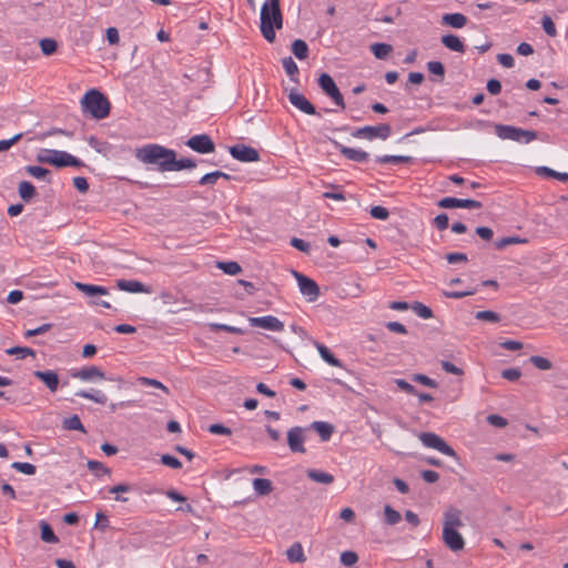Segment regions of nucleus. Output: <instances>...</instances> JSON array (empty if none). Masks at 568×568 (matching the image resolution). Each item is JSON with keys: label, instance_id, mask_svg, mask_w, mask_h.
<instances>
[{"label": "nucleus", "instance_id": "1", "mask_svg": "<svg viewBox=\"0 0 568 568\" xmlns=\"http://www.w3.org/2000/svg\"><path fill=\"white\" fill-rule=\"evenodd\" d=\"M176 152L156 143L136 148L134 156L146 165H154L159 172H172V162Z\"/></svg>", "mask_w": 568, "mask_h": 568}, {"label": "nucleus", "instance_id": "2", "mask_svg": "<svg viewBox=\"0 0 568 568\" xmlns=\"http://www.w3.org/2000/svg\"><path fill=\"white\" fill-rule=\"evenodd\" d=\"M260 20L262 36L267 42L273 43L276 38L275 29L280 30L283 28V14L280 8V0H266L261 8Z\"/></svg>", "mask_w": 568, "mask_h": 568}, {"label": "nucleus", "instance_id": "3", "mask_svg": "<svg viewBox=\"0 0 568 568\" xmlns=\"http://www.w3.org/2000/svg\"><path fill=\"white\" fill-rule=\"evenodd\" d=\"M81 105L84 112L98 120L105 119L110 114V101L97 89H91L83 95Z\"/></svg>", "mask_w": 568, "mask_h": 568}, {"label": "nucleus", "instance_id": "4", "mask_svg": "<svg viewBox=\"0 0 568 568\" xmlns=\"http://www.w3.org/2000/svg\"><path fill=\"white\" fill-rule=\"evenodd\" d=\"M37 160L41 163H48V164L54 165L57 168H64V166L80 168L83 165V162L81 160L71 155L70 153H68L65 151L50 150V149L41 150L37 155Z\"/></svg>", "mask_w": 568, "mask_h": 568}, {"label": "nucleus", "instance_id": "5", "mask_svg": "<svg viewBox=\"0 0 568 568\" xmlns=\"http://www.w3.org/2000/svg\"><path fill=\"white\" fill-rule=\"evenodd\" d=\"M495 132L501 140H511L520 143H530L537 139V132L532 130H524L506 124H496Z\"/></svg>", "mask_w": 568, "mask_h": 568}, {"label": "nucleus", "instance_id": "6", "mask_svg": "<svg viewBox=\"0 0 568 568\" xmlns=\"http://www.w3.org/2000/svg\"><path fill=\"white\" fill-rule=\"evenodd\" d=\"M424 446L436 449L446 456L457 458L456 452L437 434L423 432L418 435Z\"/></svg>", "mask_w": 568, "mask_h": 568}, {"label": "nucleus", "instance_id": "7", "mask_svg": "<svg viewBox=\"0 0 568 568\" xmlns=\"http://www.w3.org/2000/svg\"><path fill=\"white\" fill-rule=\"evenodd\" d=\"M390 133V125L387 123H383L376 126L366 125L363 128H358L352 133V135L356 139H365L372 141L374 139L386 140L389 138Z\"/></svg>", "mask_w": 568, "mask_h": 568}, {"label": "nucleus", "instance_id": "8", "mask_svg": "<svg viewBox=\"0 0 568 568\" xmlns=\"http://www.w3.org/2000/svg\"><path fill=\"white\" fill-rule=\"evenodd\" d=\"M317 82L322 91L329 97L337 106L345 109L343 94L337 88L334 79L328 73H322Z\"/></svg>", "mask_w": 568, "mask_h": 568}, {"label": "nucleus", "instance_id": "9", "mask_svg": "<svg viewBox=\"0 0 568 568\" xmlns=\"http://www.w3.org/2000/svg\"><path fill=\"white\" fill-rule=\"evenodd\" d=\"M292 273L297 281L300 292L308 302H315L320 296V286L317 283L297 271H292Z\"/></svg>", "mask_w": 568, "mask_h": 568}, {"label": "nucleus", "instance_id": "10", "mask_svg": "<svg viewBox=\"0 0 568 568\" xmlns=\"http://www.w3.org/2000/svg\"><path fill=\"white\" fill-rule=\"evenodd\" d=\"M186 145L190 149H192L193 151L201 153V154L211 153V152H214V150H215V144H214L213 140L210 138V135H207V134H197V135L191 136L186 141Z\"/></svg>", "mask_w": 568, "mask_h": 568}, {"label": "nucleus", "instance_id": "11", "mask_svg": "<svg viewBox=\"0 0 568 568\" xmlns=\"http://www.w3.org/2000/svg\"><path fill=\"white\" fill-rule=\"evenodd\" d=\"M230 153L235 160L241 162H256L260 160L257 150L245 144L231 146Z\"/></svg>", "mask_w": 568, "mask_h": 568}, {"label": "nucleus", "instance_id": "12", "mask_svg": "<svg viewBox=\"0 0 568 568\" xmlns=\"http://www.w3.org/2000/svg\"><path fill=\"white\" fill-rule=\"evenodd\" d=\"M305 428L301 426L292 427L287 432V445L292 453H301L304 454L306 452L304 447L305 436H304Z\"/></svg>", "mask_w": 568, "mask_h": 568}, {"label": "nucleus", "instance_id": "13", "mask_svg": "<svg viewBox=\"0 0 568 568\" xmlns=\"http://www.w3.org/2000/svg\"><path fill=\"white\" fill-rule=\"evenodd\" d=\"M248 323L253 327H261L273 332H282L284 323L273 315L250 317Z\"/></svg>", "mask_w": 568, "mask_h": 568}, {"label": "nucleus", "instance_id": "14", "mask_svg": "<svg viewBox=\"0 0 568 568\" xmlns=\"http://www.w3.org/2000/svg\"><path fill=\"white\" fill-rule=\"evenodd\" d=\"M437 205L443 209H480L481 202L471 199H456V197H443L438 201Z\"/></svg>", "mask_w": 568, "mask_h": 568}, {"label": "nucleus", "instance_id": "15", "mask_svg": "<svg viewBox=\"0 0 568 568\" xmlns=\"http://www.w3.org/2000/svg\"><path fill=\"white\" fill-rule=\"evenodd\" d=\"M443 542L452 551H460L465 547V540L457 529L443 528Z\"/></svg>", "mask_w": 568, "mask_h": 568}, {"label": "nucleus", "instance_id": "16", "mask_svg": "<svg viewBox=\"0 0 568 568\" xmlns=\"http://www.w3.org/2000/svg\"><path fill=\"white\" fill-rule=\"evenodd\" d=\"M333 143H334L335 148L339 151V153L347 160H351V161H354L357 163H364V162H367L369 159V153L366 151L345 146L337 141H333Z\"/></svg>", "mask_w": 568, "mask_h": 568}, {"label": "nucleus", "instance_id": "17", "mask_svg": "<svg viewBox=\"0 0 568 568\" xmlns=\"http://www.w3.org/2000/svg\"><path fill=\"white\" fill-rule=\"evenodd\" d=\"M71 376L73 378H79L85 382L95 379L101 381L105 378L104 372L98 366L83 367L81 369L72 372Z\"/></svg>", "mask_w": 568, "mask_h": 568}, {"label": "nucleus", "instance_id": "18", "mask_svg": "<svg viewBox=\"0 0 568 568\" xmlns=\"http://www.w3.org/2000/svg\"><path fill=\"white\" fill-rule=\"evenodd\" d=\"M290 102L301 110L305 114L314 115L316 114L315 106L302 94L296 91H291L288 94Z\"/></svg>", "mask_w": 568, "mask_h": 568}, {"label": "nucleus", "instance_id": "19", "mask_svg": "<svg viewBox=\"0 0 568 568\" xmlns=\"http://www.w3.org/2000/svg\"><path fill=\"white\" fill-rule=\"evenodd\" d=\"M34 377L45 384L50 392L54 393L59 387V376L54 371H34Z\"/></svg>", "mask_w": 568, "mask_h": 568}, {"label": "nucleus", "instance_id": "20", "mask_svg": "<svg viewBox=\"0 0 568 568\" xmlns=\"http://www.w3.org/2000/svg\"><path fill=\"white\" fill-rule=\"evenodd\" d=\"M462 526V511L454 507L447 509L444 514L443 528L457 529Z\"/></svg>", "mask_w": 568, "mask_h": 568}, {"label": "nucleus", "instance_id": "21", "mask_svg": "<svg viewBox=\"0 0 568 568\" xmlns=\"http://www.w3.org/2000/svg\"><path fill=\"white\" fill-rule=\"evenodd\" d=\"M116 286L119 290L129 293H149V288L143 283L135 280H119Z\"/></svg>", "mask_w": 568, "mask_h": 568}, {"label": "nucleus", "instance_id": "22", "mask_svg": "<svg viewBox=\"0 0 568 568\" xmlns=\"http://www.w3.org/2000/svg\"><path fill=\"white\" fill-rule=\"evenodd\" d=\"M74 285L80 292H82L83 294H85L87 296H89L91 298H94L100 295L109 294L108 288L104 286L85 284V283H81V282H77Z\"/></svg>", "mask_w": 568, "mask_h": 568}, {"label": "nucleus", "instance_id": "23", "mask_svg": "<svg viewBox=\"0 0 568 568\" xmlns=\"http://www.w3.org/2000/svg\"><path fill=\"white\" fill-rule=\"evenodd\" d=\"M313 344L324 362L334 367H343V363L324 344L317 341H313Z\"/></svg>", "mask_w": 568, "mask_h": 568}, {"label": "nucleus", "instance_id": "24", "mask_svg": "<svg viewBox=\"0 0 568 568\" xmlns=\"http://www.w3.org/2000/svg\"><path fill=\"white\" fill-rule=\"evenodd\" d=\"M311 429H314L321 437L323 442H328L334 432V426L327 422H313L310 425Z\"/></svg>", "mask_w": 568, "mask_h": 568}, {"label": "nucleus", "instance_id": "25", "mask_svg": "<svg viewBox=\"0 0 568 568\" xmlns=\"http://www.w3.org/2000/svg\"><path fill=\"white\" fill-rule=\"evenodd\" d=\"M442 43L449 50L464 53L466 47L464 42L455 34H446L442 37Z\"/></svg>", "mask_w": 568, "mask_h": 568}, {"label": "nucleus", "instance_id": "26", "mask_svg": "<svg viewBox=\"0 0 568 568\" xmlns=\"http://www.w3.org/2000/svg\"><path fill=\"white\" fill-rule=\"evenodd\" d=\"M443 24L460 29L466 26L467 18L463 13H446L442 18Z\"/></svg>", "mask_w": 568, "mask_h": 568}, {"label": "nucleus", "instance_id": "27", "mask_svg": "<svg viewBox=\"0 0 568 568\" xmlns=\"http://www.w3.org/2000/svg\"><path fill=\"white\" fill-rule=\"evenodd\" d=\"M307 477L320 484L329 485L334 481V476L329 473L318 470V469H308L307 470Z\"/></svg>", "mask_w": 568, "mask_h": 568}, {"label": "nucleus", "instance_id": "28", "mask_svg": "<svg viewBox=\"0 0 568 568\" xmlns=\"http://www.w3.org/2000/svg\"><path fill=\"white\" fill-rule=\"evenodd\" d=\"M287 559L291 562H304L306 560V557L304 555L303 547L300 542H294L287 550H286Z\"/></svg>", "mask_w": 568, "mask_h": 568}, {"label": "nucleus", "instance_id": "29", "mask_svg": "<svg viewBox=\"0 0 568 568\" xmlns=\"http://www.w3.org/2000/svg\"><path fill=\"white\" fill-rule=\"evenodd\" d=\"M18 192L20 197L26 202H30L33 197L37 196V190L34 185L29 181L20 182Z\"/></svg>", "mask_w": 568, "mask_h": 568}, {"label": "nucleus", "instance_id": "30", "mask_svg": "<svg viewBox=\"0 0 568 568\" xmlns=\"http://www.w3.org/2000/svg\"><path fill=\"white\" fill-rule=\"evenodd\" d=\"M253 488H254V491L258 496H266V495L272 493L273 485H272V481L270 479H266V478H255L253 480Z\"/></svg>", "mask_w": 568, "mask_h": 568}, {"label": "nucleus", "instance_id": "31", "mask_svg": "<svg viewBox=\"0 0 568 568\" xmlns=\"http://www.w3.org/2000/svg\"><path fill=\"white\" fill-rule=\"evenodd\" d=\"M375 161L381 164L413 163L414 158L408 156V155H381V156H376Z\"/></svg>", "mask_w": 568, "mask_h": 568}, {"label": "nucleus", "instance_id": "32", "mask_svg": "<svg viewBox=\"0 0 568 568\" xmlns=\"http://www.w3.org/2000/svg\"><path fill=\"white\" fill-rule=\"evenodd\" d=\"M78 397L90 399L97 404L104 405L108 402L106 395L101 390H93L92 393L87 390H79L75 393Z\"/></svg>", "mask_w": 568, "mask_h": 568}, {"label": "nucleus", "instance_id": "33", "mask_svg": "<svg viewBox=\"0 0 568 568\" xmlns=\"http://www.w3.org/2000/svg\"><path fill=\"white\" fill-rule=\"evenodd\" d=\"M292 52L298 60L308 58V45L304 40L297 39L292 43Z\"/></svg>", "mask_w": 568, "mask_h": 568}, {"label": "nucleus", "instance_id": "34", "mask_svg": "<svg viewBox=\"0 0 568 568\" xmlns=\"http://www.w3.org/2000/svg\"><path fill=\"white\" fill-rule=\"evenodd\" d=\"M62 427L67 430H80L85 433V428L78 415H72L68 418H64L62 422Z\"/></svg>", "mask_w": 568, "mask_h": 568}, {"label": "nucleus", "instance_id": "35", "mask_svg": "<svg viewBox=\"0 0 568 568\" xmlns=\"http://www.w3.org/2000/svg\"><path fill=\"white\" fill-rule=\"evenodd\" d=\"M41 528V539L45 542L55 544L59 541V538L55 536L51 526L44 520L40 521Z\"/></svg>", "mask_w": 568, "mask_h": 568}, {"label": "nucleus", "instance_id": "36", "mask_svg": "<svg viewBox=\"0 0 568 568\" xmlns=\"http://www.w3.org/2000/svg\"><path fill=\"white\" fill-rule=\"evenodd\" d=\"M402 519L400 514L394 509L390 505H385L384 507V521L387 525L394 526L398 524Z\"/></svg>", "mask_w": 568, "mask_h": 568}, {"label": "nucleus", "instance_id": "37", "mask_svg": "<svg viewBox=\"0 0 568 568\" xmlns=\"http://www.w3.org/2000/svg\"><path fill=\"white\" fill-rule=\"evenodd\" d=\"M220 178H223L225 180H230L231 179V175H229L227 173H224V172H221V171H214V172H211V173H207V174H204L199 183L201 185H207V184H215L216 181L220 179Z\"/></svg>", "mask_w": 568, "mask_h": 568}, {"label": "nucleus", "instance_id": "38", "mask_svg": "<svg viewBox=\"0 0 568 568\" xmlns=\"http://www.w3.org/2000/svg\"><path fill=\"white\" fill-rule=\"evenodd\" d=\"M371 50L377 59H386L393 51V47L388 43H374L371 45Z\"/></svg>", "mask_w": 568, "mask_h": 568}, {"label": "nucleus", "instance_id": "39", "mask_svg": "<svg viewBox=\"0 0 568 568\" xmlns=\"http://www.w3.org/2000/svg\"><path fill=\"white\" fill-rule=\"evenodd\" d=\"M196 166V163L194 160L184 158V159H176V155H174L173 162H172V171H181L184 169H194Z\"/></svg>", "mask_w": 568, "mask_h": 568}, {"label": "nucleus", "instance_id": "40", "mask_svg": "<svg viewBox=\"0 0 568 568\" xmlns=\"http://www.w3.org/2000/svg\"><path fill=\"white\" fill-rule=\"evenodd\" d=\"M525 242H526V240L520 239L519 236H506V237H501V239L497 240L495 242V247L497 250H504L505 247H507L509 245H515V244L525 243Z\"/></svg>", "mask_w": 568, "mask_h": 568}, {"label": "nucleus", "instance_id": "41", "mask_svg": "<svg viewBox=\"0 0 568 568\" xmlns=\"http://www.w3.org/2000/svg\"><path fill=\"white\" fill-rule=\"evenodd\" d=\"M529 362L540 371H549L552 368V363L542 356L534 355L529 358Z\"/></svg>", "mask_w": 568, "mask_h": 568}, {"label": "nucleus", "instance_id": "42", "mask_svg": "<svg viewBox=\"0 0 568 568\" xmlns=\"http://www.w3.org/2000/svg\"><path fill=\"white\" fill-rule=\"evenodd\" d=\"M283 68L287 75L295 81L294 75L298 74V67L292 57H286L282 60Z\"/></svg>", "mask_w": 568, "mask_h": 568}, {"label": "nucleus", "instance_id": "43", "mask_svg": "<svg viewBox=\"0 0 568 568\" xmlns=\"http://www.w3.org/2000/svg\"><path fill=\"white\" fill-rule=\"evenodd\" d=\"M40 48L44 55H51L57 51L58 43L54 39L44 38L40 41Z\"/></svg>", "mask_w": 568, "mask_h": 568}, {"label": "nucleus", "instance_id": "44", "mask_svg": "<svg viewBox=\"0 0 568 568\" xmlns=\"http://www.w3.org/2000/svg\"><path fill=\"white\" fill-rule=\"evenodd\" d=\"M217 267L229 275H236L242 271L237 262H219Z\"/></svg>", "mask_w": 568, "mask_h": 568}, {"label": "nucleus", "instance_id": "45", "mask_svg": "<svg viewBox=\"0 0 568 568\" xmlns=\"http://www.w3.org/2000/svg\"><path fill=\"white\" fill-rule=\"evenodd\" d=\"M475 318L479 321H486L490 323H498L500 322V315L494 311H478L475 314Z\"/></svg>", "mask_w": 568, "mask_h": 568}, {"label": "nucleus", "instance_id": "46", "mask_svg": "<svg viewBox=\"0 0 568 568\" xmlns=\"http://www.w3.org/2000/svg\"><path fill=\"white\" fill-rule=\"evenodd\" d=\"M8 355H17L19 358H26L27 356H34L36 352L29 347L14 346L6 351Z\"/></svg>", "mask_w": 568, "mask_h": 568}, {"label": "nucleus", "instance_id": "47", "mask_svg": "<svg viewBox=\"0 0 568 568\" xmlns=\"http://www.w3.org/2000/svg\"><path fill=\"white\" fill-rule=\"evenodd\" d=\"M413 311L418 315L419 317L424 320H428L433 317V311L426 306L425 304L420 302H415L412 306Z\"/></svg>", "mask_w": 568, "mask_h": 568}, {"label": "nucleus", "instance_id": "48", "mask_svg": "<svg viewBox=\"0 0 568 568\" xmlns=\"http://www.w3.org/2000/svg\"><path fill=\"white\" fill-rule=\"evenodd\" d=\"M87 465L88 468L98 477L110 474V469L98 460H89Z\"/></svg>", "mask_w": 568, "mask_h": 568}, {"label": "nucleus", "instance_id": "49", "mask_svg": "<svg viewBox=\"0 0 568 568\" xmlns=\"http://www.w3.org/2000/svg\"><path fill=\"white\" fill-rule=\"evenodd\" d=\"M26 171L36 179H45L50 174L48 169L37 165H28L26 166Z\"/></svg>", "mask_w": 568, "mask_h": 568}, {"label": "nucleus", "instance_id": "50", "mask_svg": "<svg viewBox=\"0 0 568 568\" xmlns=\"http://www.w3.org/2000/svg\"><path fill=\"white\" fill-rule=\"evenodd\" d=\"M210 328L211 331H223V332H227V333H232V334H237V335H241L243 334V329L240 328V327H235V326H230V325H226V324H220V323H211L210 324Z\"/></svg>", "mask_w": 568, "mask_h": 568}, {"label": "nucleus", "instance_id": "51", "mask_svg": "<svg viewBox=\"0 0 568 568\" xmlns=\"http://www.w3.org/2000/svg\"><path fill=\"white\" fill-rule=\"evenodd\" d=\"M427 70L434 74V75H437L440 78V81L444 79L445 77V68H444V64L439 61H429L427 63Z\"/></svg>", "mask_w": 568, "mask_h": 568}, {"label": "nucleus", "instance_id": "52", "mask_svg": "<svg viewBox=\"0 0 568 568\" xmlns=\"http://www.w3.org/2000/svg\"><path fill=\"white\" fill-rule=\"evenodd\" d=\"M11 467L26 475H34L37 470L36 466L30 463L14 462Z\"/></svg>", "mask_w": 568, "mask_h": 568}, {"label": "nucleus", "instance_id": "53", "mask_svg": "<svg viewBox=\"0 0 568 568\" xmlns=\"http://www.w3.org/2000/svg\"><path fill=\"white\" fill-rule=\"evenodd\" d=\"M329 187L333 189L334 191L324 192L323 197L335 201H344L346 199L344 193L338 191L341 189L339 185L331 184Z\"/></svg>", "mask_w": 568, "mask_h": 568}, {"label": "nucleus", "instance_id": "54", "mask_svg": "<svg viewBox=\"0 0 568 568\" xmlns=\"http://www.w3.org/2000/svg\"><path fill=\"white\" fill-rule=\"evenodd\" d=\"M541 26H542V29L549 36V37H556L557 36V29H556V26L552 21V19L549 17V16H544L542 19H541Z\"/></svg>", "mask_w": 568, "mask_h": 568}, {"label": "nucleus", "instance_id": "55", "mask_svg": "<svg viewBox=\"0 0 568 568\" xmlns=\"http://www.w3.org/2000/svg\"><path fill=\"white\" fill-rule=\"evenodd\" d=\"M358 561V555L355 551L346 550L341 554V562L344 566H353Z\"/></svg>", "mask_w": 568, "mask_h": 568}, {"label": "nucleus", "instance_id": "56", "mask_svg": "<svg viewBox=\"0 0 568 568\" xmlns=\"http://www.w3.org/2000/svg\"><path fill=\"white\" fill-rule=\"evenodd\" d=\"M369 213H371L372 217H374L376 220H382V221L387 220L389 216L388 210L386 207L379 206V205L372 206Z\"/></svg>", "mask_w": 568, "mask_h": 568}, {"label": "nucleus", "instance_id": "57", "mask_svg": "<svg viewBox=\"0 0 568 568\" xmlns=\"http://www.w3.org/2000/svg\"><path fill=\"white\" fill-rule=\"evenodd\" d=\"M161 463L168 467L180 469L182 467V463L172 455H162Z\"/></svg>", "mask_w": 568, "mask_h": 568}, {"label": "nucleus", "instance_id": "58", "mask_svg": "<svg viewBox=\"0 0 568 568\" xmlns=\"http://www.w3.org/2000/svg\"><path fill=\"white\" fill-rule=\"evenodd\" d=\"M413 381L417 382L424 386L436 388L437 383L436 381L432 379L430 377L424 375V374H415L413 375Z\"/></svg>", "mask_w": 568, "mask_h": 568}, {"label": "nucleus", "instance_id": "59", "mask_svg": "<svg viewBox=\"0 0 568 568\" xmlns=\"http://www.w3.org/2000/svg\"><path fill=\"white\" fill-rule=\"evenodd\" d=\"M520 376L521 372L519 368H506L501 372V377L510 382L519 379Z\"/></svg>", "mask_w": 568, "mask_h": 568}, {"label": "nucleus", "instance_id": "60", "mask_svg": "<svg viewBox=\"0 0 568 568\" xmlns=\"http://www.w3.org/2000/svg\"><path fill=\"white\" fill-rule=\"evenodd\" d=\"M291 245L304 253H308L311 250V244L308 242H305L304 240L297 237H293L291 240Z\"/></svg>", "mask_w": 568, "mask_h": 568}, {"label": "nucleus", "instance_id": "61", "mask_svg": "<svg viewBox=\"0 0 568 568\" xmlns=\"http://www.w3.org/2000/svg\"><path fill=\"white\" fill-rule=\"evenodd\" d=\"M209 432L212 434H215V435H224V436H230L232 434V430L222 424H212L209 427Z\"/></svg>", "mask_w": 568, "mask_h": 568}, {"label": "nucleus", "instance_id": "62", "mask_svg": "<svg viewBox=\"0 0 568 568\" xmlns=\"http://www.w3.org/2000/svg\"><path fill=\"white\" fill-rule=\"evenodd\" d=\"M448 222H449V219H448V215L445 214V213H442V214H438L435 219H434V225L436 226L437 230L439 231H444L448 227Z\"/></svg>", "mask_w": 568, "mask_h": 568}, {"label": "nucleus", "instance_id": "63", "mask_svg": "<svg viewBox=\"0 0 568 568\" xmlns=\"http://www.w3.org/2000/svg\"><path fill=\"white\" fill-rule=\"evenodd\" d=\"M395 384L398 386L399 389H402L403 392H405L407 394H410V395L417 394L416 388L405 379H402V378L395 379Z\"/></svg>", "mask_w": 568, "mask_h": 568}, {"label": "nucleus", "instance_id": "64", "mask_svg": "<svg viewBox=\"0 0 568 568\" xmlns=\"http://www.w3.org/2000/svg\"><path fill=\"white\" fill-rule=\"evenodd\" d=\"M94 527L101 530H105L109 527L108 516L101 511L97 513Z\"/></svg>", "mask_w": 568, "mask_h": 568}]
</instances>
